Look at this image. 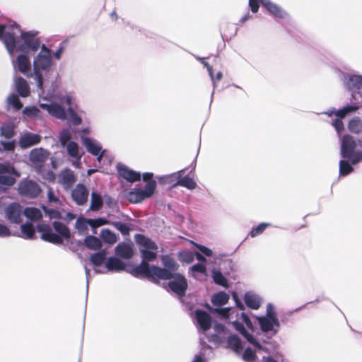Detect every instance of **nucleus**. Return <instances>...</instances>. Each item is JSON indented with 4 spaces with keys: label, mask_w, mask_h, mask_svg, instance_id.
<instances>
[{
    "label": "nucleus",
    "mask_w": 362,
    "mask_h": 362,
    "mask_svg": "<svg viewBox=\"0 0 362 362\" xmlns=\"http://www.w3.org/2000/svg\"><path fill=\"white\" fill-rule=\"evenodd\" d=\"M52 225L58 235L61 236L62 239H69L70 238L69 229L64 224L61 222L54 221Z\"/></svg>",
    "instance_id": "obj_36"
},
{
    "label": "nucleus",
    "mask_w": 362,
    "mask_h": 362,
    "mask_svg": "<svg viewBox=\"0 0 362 362\" xmlns=\"http://www.w3.org/2000/svg\"><path fill=\"white\" fill-rule=\"evenodd\" d=\"M66 114L69 115V119L73 125L78 126L81 124L82 119L76 114L71 107L67 108Z\"/></svg>",
    "instance_id": "obj_49"
},
{
    "label": "nucleus",
    "mask_w": 362,
    "mask_h": 362,
    "mask_svg": "<svg viewBox=\"0 0 362 362\" xmlns=\"http://www.w3.org/2000/svg\"><path fill=\"white\" fill-rule=\"evenodd\" d=\"M71 139V134L69 129H63L60 132L59 135V140L61 144V145L63 147H65V146L70 141V139Z\"/></svg>",
    "instance_id": "obj_48"
},
{
    "label": "nucleus",
    "mask_w": 362,
    "mask_h": 362,
    "mask_svg": "<svg viewBox=\"0 0 362 362\" xmlns=\"http://www.w3.org/2000/svg\"><path fill=\"white\" fill-rule=\"evenodd\" d=\"M11 235V232L8 227L4 224L0 223V238H6Z\"/></svg>",
    "instance_id": "obj_63"
},
{
    "label": "nucleus",
    "mask_w": 362,
    "mask_h": 362,
    "mask_svg": "<svg viewBox=\"0 0 362 362\" xmlns=\"http://www.w3.org/2000/svg\"><path fill=\"white\" fill-rule=\"evenodd\" d=\"M89 192L83 184H78L71 192V197L77 205L82 206L87 203Z\"/></svg>",
    "instance_id": "obj_18"
},
{
    "label": "nucleus",
    "mask_w": 362,
    "mask_h": 362,
    "mask_svg": "<svg viewBox=\"0 0 362 362\" xmlns=\"http://www.w3.org/2000/svg\"><path fill=\"white\" fill-rule=\"evenodd\" d=\"M115 254L123 259H131L134 255L132 247L130 244L120 243L115 247Z\"/></svg>",
    "instance_id": "obj_28"
},
{
    "label": "nucleus",
    "mask_w": 362,
    "mask_h": 362,
    "mask_svg": "<svg viewBox=\"0 0 362 362\" xmlns=\"http://www.w3.org/2000/svg\"><path fill=\"white\" fill-rule=\"evenodd\" d=\"M39 106L41 109L46 110L49 113V115L55 118L62 120L67 119V114L65 109L62 105L57 103H41L39 104Z\"/></svg>",
    "instance_id": "obj_13"
},
{
    "label": "nucleus",
    "mask_w": 362,
    "mask_h": 362,
    "mask_svg": "<svg viewBox=\"0 0 362 362\" xmlns=\"http://www.w3.org/2000/svg\"><path fill=\"white\" fill-rule=\"evenodd\" d=\"M28 53L21 52L16 59V62L13 59V64L14 66H17L18 70L23 74L24 75H30L31 76V68L33 63H31Z\"/></svg>",
    "instance_id": "obj_14"
},
{
    "label": "nucleus",
    "mask_w": 362,
    "mask_h": 362,
    "mask_svg": "<svg viewBox=\"0 0 362 362\" xmlns=\"http://www.w3.org/2000/svg\"><path fill=\"white\" fill-rule=\"evenodd\" d=\"M23 214L32 221H39L42 218V211L35 207H27L23 210Z\"/></svg>",
    "instance_id": "obj_35"
},
{
    "label": "nucleus",
    "mask_w": 362,
    "mask_h": 362,
    "mask_svg": "<svg viewBox=\"0 0 362 362\" xmlns=\"http://www.w3.org/2000/svg\"><path fill=\"white\" fill-rule=\"evenodd\" d=\"M195 245L197 248L202 252V254L204 255L205 256L211 257L213 255L212 250L207 247L199 244H195Z\"/></svg>",
    "instance_id": "obj_61"
},
{
    "label": "nucleus",
    "mask_w": 362,
    "mask_h": 362,
    "mask_svg": "<svg viewBox=\"0 0 362 362\" xmlns=\"http://www.w3.org/2000/svg\"><path fill=\"white\" fill-rule=\"evenodd\" d=\"M178 258L180 262L189 264L194 259V253L186 250L181 251L178 253Z\"/></svg>",
    "instance_id": "obj_50"
},
{
    "label": "nucleus",
    "mask_w": 362,
    "mask_h": 362,
    "mask_svg": "<svg viewBox=\"0 0 362 362\" xmlns=\"http://www.w3.org/2000/svg\"><path fill=\"white\" fill-rule=\"evenodd\" d=\"M41 192V187L33 180L25 179L21 180L18 185V193L23 197L34 199L37 197Z\"/></svg>",
    "instance_id": "obj_12"
},
{
    "label": "nucleus",
    "mask_w": 362,
    "mask_h": 362,
    "mask_svg": "<svg viewBox=\"0 0 362 362\" xmlns=\"http://www.w3.org/2000/svg\"><path fill=\"white\" fill-rule=\"evenodd\" d=\"M29 157L32 163L41 165L47 159L48 152L42 148H34L30 151Z\"/></svg>",
    "instance_id": "obj_26"
},
{
    "label": "nucleus",
    "mask_w": 362,
    "mask_h": 362,
    "mask_svg": "<svg viewBox=\"0 0 362 362\" xmlns=\"http://www.w3.org/2000/svg\"><path fill=\"white\" fill-rule=\"evenodd\" d=\"M134 240L141 247L140 252L142 260L139 265H142V264H149L148 262L154 260L157 257L158 246L150 238L141 234H136Z\"/></svg>",
    "instance_id": "obj_7"
},
{
    "label": "nucleus",
    "mask_w": 362,
    "mask_h": 362,
    "mask_svg": "<svg viewBox=\"0 0 362 362\" xmlns=\"http://www.w3.org/2000/svg\"><path fill=\"white\" fill-rule=\"evenodd\" d=\"M105 267L110 272H119L126 269V264L116 257L107 258Z\"/></svg>",
    "instance_id": "obj_29"
},
{
    "label": "nucleus",
    "mask_w": 362,
    "mask_h": 362,
    "mask_svg": "<svg viewBox=\"0 0 362 362\" xmlns=\"http://www.w3.org/2000/svg\"><path fill=\"white\" fill-rule=\"evenodd\" d=\"M259 2L262 4V0H249V6L253 13L258 11Z\"/></svg>",
    "instance_id": "obj_64"
},
{
    "label": "nucleus",
    "mask_w": 362,
    "mask_h": 362,
    "mask_svg": "<svg viewBox=\"0 0 362 362\" xmlns=\"http://www.w3.org/2000/svg\"><path fill=\"white\" fill-rule=\"evenodd\" d=\"M156 187V180H149L144 188H134L127 194V199L132 203H139L146 199L150 198L155 192Z\"/></svg>",
    "instance_id": "obj_9"
},
{
    "label": "nucleus",
    "mask_w": 362,
    "mask_h": 362,
    "mask_svg": "<svg viewBox=\"0 0 362 362\" xmlns=\"http://www.w3.org/2000/svg\"><path fill=\"white\" fill-rule=\"evenodd\" d=\"M237 312H238L237 310ZM237 317V320H233L232 323L235 327V329L238 331L245 339L246 340L253 345L257 350L259 351H267V349L265 347H263L261 344L255 339L253 335L250 333H249L245 328L243 323L244 322L246 326L249 328L252 329V322L250 320V317L247 314H245L243 312H241L240 314H238V315H236V313L233 315V318Z\"/></svg>",
    "instance_id": "obj_5"
},
{
    "label": "nucleus",
    "mask_w": 362,
    "mask_h": 362,
    "mask_svg": "<svg viewBox=\"0 0 362 362\" xmlns=\"http://www.w3.org/2000/svg\"><path fill=\"white\" fill-rule=\"evenodd\" d=\"M343 82L349 90L362 89V75L343 74Z\"/></svg>",
    "instance_id": "obj_19"
},
{
    "label": "nucleus",
    "mask_w": 362,
    "mask_h": 362,
    "mask_svg": "<svg viewBox=\"0 0 362 362\" xmlns=\"http://www.w3.org/2000/svg\"><path fill=\"white\" fill-rule=\"evenodd\" d=\"M162 262L163 268L149 264L138 265L134 268L132 274L135 276L142 275L146 276L151 281H154V279H168L170 277V274L177 273V270L180 265L175 262V260L168 256L162 257Z\"/></svg>",
    "instance_id": "obj_3"
},
{
    "label": "nucleus",
    "mask_w": 362,
    "mask_h": 362,
    "mask_svg": "<svg viewBox=\"0 0 362 362\" xmlns=\"http://www.w3.org/2000/svg\"><path fill=\"white\" fill-rule=\"evenodd\" d=\"M76 181L74 173L70 169H64L59 174V182L66 189L71 188Z\"/></svg>",
    "instance_id": "obj_22"
},
{
    "label": "nucleus",
    "mask_w": 362,
    "mask_h": 362,
    "mask_svg": "<svg viewBox=\"0 0 362 362\" xmlns=\"http://www.w3.org/2000/svg\"><path fill=\"white\" fill-rule=\"evenodd\" d=\"M246 305L253 310H257L261 305V298L252 292H247L244 296Z\"/></svg>",
    "instance_id": "obj_32"
},
{
    "label": "nucleus",
    "mask_w": 362,
    "mask_h": 362,
    "mask_svg": "<svg viewBox=\"0 0 362 362\" xmlns=\"http://www.w3.org/2000/svg\"><path fill=\"white\" fill-rule=\"evenodd\" d=\"M348 128L352 133L360 134L362 132V120L358 117H354L349 121Z\"/></svg>",
    "instance_id": "obj_42"
},
{
    "label": "nucleus",
    "mask_w": 362,
    "mask_h": 362,
    "mask_svg": "<svg viewBox=\"0 0 362 362\" xmlns=\"http://www.w3.org/2000/svg\"><path fill=\"white\" fill-rule=\"evenodd\" d=\"M0 134L6 139H11L15 134L14 127L10 124H4L0 127Z\"/></svg>",
    "instance_id": "obj_47"
},
{
    "label": "nucleus",
    "mask_w": 362,
    "mask_h": 362,
    "mask_svg": "<svg viewBox=\"0 0 362 362\" xmlns=\"http://www.w3.org/2000/svg\"><path fill=\"white\" fill-rule=\"evenodd\" d=\"M47 199L48 202L54 204H59L60 202L59 198L55 195L54 192L51 188L48 189L47 191Z\"/></svg>",
    "instance_id": "obj_62"
},
{
    "label": "nucleus",
    "mask_w": 362,
    "mask_h": 362,
    "mask_svg": "<svg viewBox=\"0 0 362 362\" xmlns=\"http://www.w3.org/2000/svg\"><path fill=\"white\" fill-rule=\"evenodd\" d=\"M40 110L35 106L25 107L23 110V114L28 117L34 118L38 116Z\"/></svg>",
    "instance_id": "obj_52"
},
{
    "label": "nucleus",
    "mask_w": 362,
    "mask_h": 362,
    "mask_svg": "<svg viewBox=\"0 0 362 362\" xmlns=\"http://www.w3.org/2000/svg\"><path fill=\"white\" fill-rule=\"evenodd\" d=\"M358 146L354 138L345 134L341 141V156L344 159L350 160L351 164L356 165L362 160V150L355 151Z\"/></svg>",
    "instance_id": "obj_6"
},
{
    "label": "nucleus",
    "mask_w": 362,
    "mask_h": 362,
    "mask_svg": "<svg viewBox=\"0 0 362 362\" xmlns=\"http://www.w3.org/2000/svg\"><path fill=\"white\" fill-rule=\"evenodd\" d=\"M106 257V251L105 250H101L100 252H98L96 253L93 254L90 257V262L95 266V267H99L103 264Z\"/></svg>",
    "instance_id": "obj_43"
},
{
    "label": "nucleus",
    "mask_w": 362,
    "mask_h": 362,
    "mask_svg": "<svg viewBox=\"0 0 362 362\" xmlns=\"http://www.w3.org/2000/svg\"><path fill=\"white\" fill-rule=\"evenodd\" d=\"M41 139L42 136L38 134L25 132L21 135L18 139V145L22 149H26L38 144Z\"/></svg>",
    "instance_id": "obj_17"
},
{
    "label": "nucleus",
    "mask_w": 362,
    "mask_h": 362,
    "mask_svg": "<svg viewBox=\"0 0 362 362\" xmlns=\"http://www.w3.org/2000/svg\"><path fill=\"white\" fill-rule=\"evenodd\" d=\"M6 216L13 223H20L22 221L23 211L21 206L18 203L10 204L5 210Z\"/></svg>",
    "instance_id": "obj_15"
},
{
    "label": "nucleus",
    "mask_w": 362,
    "mask_h": 362,
    "mask_svg": "<svg viewBox=\"0 0 362 362\" xmlns=\"http://www.w3.org/2000/svg\"><path fill=\"white\" fill-rule=\"evenodd\" d=\"M37 230L42 233L41 238L44 240L57 245L62 244L63 239L62 237L55 234L49 225L40 224L37 226Z\"/></svg>",
    "instance_id": "obj_16"
},
{
    "label": "nucleus",
    "mask_w": 362,
    "mask_h": 362,
    "mask_svg": "<svg viewBox=\"0 0 362 362\" xmlns=\"http://www.w3.org/2000/svg\"><path fill=\"white\" fill-rule=\"evenodd\" d=\"M195 318L199 326V329L202 332H206L211 328L212 320L209 314L206 311L199 309L196 310Z\"/></svg>",
    "instance_id": "obj_20"
},
{
    "label": "nucleus",
    "mask_w": 362,
    "mask_h": 362,
    "mask_svg": "<svg viewBox=\"0 0 362 362\" xmlns=\"http://www.w3.org/2000/svg\"><path fill=\"white\" fill-rule=\"evenodd\" d=\"M38 33L37 30L23 31L16 23L10 25L0 24V40L11 57L15 51L33 54L41 49L42 44Z\"/></svg>",
    "instance_id": "obj_1"
},
{
    "label": "nucleus",
    "mask_w": 362,
    "mask_h": 362,
    "mask_svg": "<svg viewBox=\"0 0 362 362\" xmlns=\"http://www.w3.org/2000/svg\"><path fill=\"white\" fill-rule=\"evenodd\" d=\"M100 236L108 244H113L117 240V235L109 229H102Z\"/></svg>",
    "instance_id": "obj_45"
},
{
    "label": "nucleus",
    "mask_w": 362,
    "mask_h": 362,
    "mask_svg": "<svg viewBox=\"0 0 362 362\" xmlns=\"http://www.w3.org/2000/svg\"><path fill=\"white\" fill-rule=\"evenodd\" d=\"M262 6L276 18H284L287 14L281 7L269 0H262Z\"/></svg>",
    "instance_id": "obj_30"
},
{
    "label": "nucleus",
    "mask_w": 362,
    "mask_h": 362,
    "mask_svg": "<svg viewBox=\"0 0 362 362\" xmlns=\"http://www.w3.org/2000/svg\"><path fill=\"white\" fill-rule=\"evenodd\" d=\"M88 225L91 228H98L99 226H101L107 224V221L105 218H95V219L88 218Z\"/></svg>",
    "instance_id": "obj_55"
},
{
    "label": "nucleus",
    "mask_w": 362,
    "mask_h": 362,
    "mask_svg": "<svg viewBox=\"0 0 362 362\" xmlns=\"http://www.w3.org/2000/svg\"><path fill=\"white\" fill-rule=\"evenodd\" d=\"M7 102L8 105H12L16 110H19L23 107V104L18 98V96L13 93L11 94L7 98Z\"/></svg>",
    "instance_id": "obj_51"
},
{
    "label": "nucleus",
    "mask_w": 362,
    "mask_h": 362,
    "mask_svg": "<svg viewBox=\"0 0 362 362\" xmlns=\"http://www.w3.org/2000/svg\"><path fill=\"white\" fill-rule=\"evenodd\" d=\"M339 165L340 176H346L354 170V168L352 167L353 164H351L350 160H346L344 158L339 161Z\"/></svg>",
    "instance_id": "obj_41"
},
{
    "label": "nucleus",
    "mask_w": 362,
    "mask_h": 362,
    "mask_svg": "<svg viewBox=\"0 0 362 362\" xmlns=\"http://www.w3.org/2000/svg\"><path fill=\"white\" fill-rule=\"evenodd\" d=\"M103 201L101 195L97 192H92L90 197V210L98 211L103 206Z\"/></svg>",
    "instance_id": "obj_34"
},
{
    "label": "nucleus",
    "mask_w": 362,
    "mask_h": 362,
    "mask_svg": "<svg viewBox=\"0 0 362 362\" xmlns=\"http://www.w3.org/2000/svg\"><path fill=\"white\" fill-rule=\"evenodd\" d=\"M88 225V219L83 218H78L76 221L75 227L81 234L84 233Z\"/></svg>",
    "instance_id": "obj_53"
},
{
    "label": "nucleus",
    "mask_w": 362,
    "mask_h": 362,
    "mask_svg": "<svg viewBox=\"0 0 362 362\" xmlns=\"http://www.w3.org/2000/svg\"><path fill=\"white\" fill-rule=\"evenodd\" d=\"M22 237L25 239H32L35 235V228L32 223H25L21 226Z\"/></svg>",
    "instance_id": "obj_40"
},
{
    "label": "nucleus",
    "mask_w": 362,
    "mask_h": 362,
    "mask_svg": "<svg viewBox=\"0 0 362 362\" xmlns=\"http://www.w3.org/2000/svg\"><path fill=\"white\" fill-rule=\"evenodd\" d=\"M256 358L255 354L250 348H247L243 355V358L247 362H253Z\"/></svg>",
    "instance_id": "obj_58"
},
{
    "label": "nucleus",
    "mask_w": 362,
    "mask_h": 362,
    "mask_svg": "<svg viewBox=\"0 0 362 362\" xmlns=\"http://www.w3.org/2000/svg\"><path fill=\"white\" fill-rule=\"evenodd\" d=\"M228 300L229 295L224 291H220L214 294L211 298V303L216 308H211L209 306V310L211 313L217 314L221 319H228L232 320L233 314L236 313V315H238L237 308L230 307L224 308H221L222 305H226L228 302Z\"/></svg>",
    "instance_id": "obj_4"
},
{
    "label": "nucleus",
    "mask_w": 362,
    "mask_h": 362,
    "mask_svg": "<svg viewBox=\"0 0 362 362\" xmlns=\"http://www.w3.org/2000/svg\"><path fill=\"white\" fill-rule=\"evenodd\" d=\"M0 144L2 146L3 148L6 151H12L14 150L16 146L15 140L12 141H1Z\"/></svg>",
    "instance_id": "obj_60"
},
{
    "label": "nucleus",
    "mask_w": 362,
    "mask_h": 362,
    "mask_svg": "<svg viewBox=\"0 0 362 362\" xmlns=\"http://www.w3.org/2000/svg\"><path fill=\"white\" fill-rule=\"evenodd\" d=\"M65 147L66 148L67 153L70 157L78 159L81 158V155L79 152V146L76 142L71 141L65 146Z\"/></svg>",
    "instance_id": "obj_38"
},
{
    "label": "nucleus",
    "mask_w": 362,
    "mask_h": 362,
    "mask_svg": "<svg viewBox=\"0 0 362 362\" xmlns=\"http://www.w3.org/2000/svg\"><path fill=\"white\" fill-rule=\"evenodd\" d=\"M84 245L90 250H98L101 247V242L99 238L93 235H88L84 239Z\"/></svg>",
    "instance_id": "obj_37"
},
{
    "label": "nucleus",
    "mask_w": 362,
    "mask_h": 362,
    "mask_svg": "<svg viewBox=\"0 0 362 362\" xmlns=\"http://www.w3.org/2000/svg\"><path fill=\"white\" fill-rule=\"evenodd\" d=\"M358 108V107L356 105H346L339 110H337L335 108L332 107L327 110V111H325L322 112V114L327 115L329 117H332L333 115H335L339 117H344L347 115L356 111Z\"/></svg>",
    "instance_id": "obj_27"
},
{
    "label": "nucleus",
    "mask_w": 362,
    "mask_h": 362,
    "mask_svg": "<svg viewBox=\"0 0 362 362\" xmlns=\"http://www.w3.org/2000/svg\"><path fill=\"white\" fill-rule=\"evenodd\" d=\"M81 141L87 151L93 156H97L101 151L100 144L95 139L90 137L81 136Z\"/></svg>",
    "instance_id": "obj_25"
},
{
    "label": "nucleus",
    "mask_w": 362,
    "mask_h": 362,
    "mask_svg": "<svg viewBox=\"0 0 362 362\" xmlns=\"http://www.w3.org/2000/svg\"><path fill=\"white\" fill-rule=\"evenodd\" d=\"M117 168L119 175L128 182H134L141 180L140 173L129 169L125 165L119 163Z\"/></svg>",
    "instance_id": "obj_21"
},
{
    "label": "nucleus",
    "mask_w": 362,
    "mask_h": 362,
    "mask_svg": "<svg viewBox=\"0 0 362 362\" xmlns=\"http://www.w3.org/2000/svg\"><path fill=\"white\" fill-rule=\"evenodd\" d=\"M214 331L216 334H212L209 337V341L215 343H221L226 339V337L229 334V332L228 329L225 327V325L221 323H216L214 325Z\"/></svg>",
    "instance_id": "obj_23"
},
{
    "label": "nucleus",
    "mask_w": 362,
    "mask_h": 362,
    "mask_svg": "<svg viewBox=\"0 0 362 362\" xmlns=\"http://www.w3.org/2000/svg\"><path fill=\"white\" fill-rule=\"evenodd\" d=\"M14 83L16 86V91L18 95L23 98L28 97L30 95V87L26 81L22 77H17L14 80Z\"/></svg>",
    "instance_id": "obj_31"
},
{
    "label": "nucleus",
    "mask_w": 362,
    "mask_h": 362,
    "mask_svg": "<svg viewBox=\"0 0 362 362\" xmlns=\"http://www.w3.org/2000/svg\"><path fill=\"white\" fill-rule=\"evenodd\" d=\"M112 225L114 226V227L115 228H117L118 230H119L122 235H126L129 234V228L127 223L117 221V222H114L112 223Z\"/></svg>",
    "instance_id": "obj_56"
},
{
    "label": "nucleus",
    "mask_w": 362,
    "mask_h": 362,
    "mask_svg": "<svg viewBox=\"0 0 362 362\" xmlns=\"http://www.w3.org/2000/svg\"><path fill=\"white\" fill-rule=\"evenodd\" d=\"M270 226L269 223H261L257 226L253 228L250 233L251 237L254 238L264 232V230Z\"/></svg>",
    "instance_id": "obj_54"
},
{
    "label": "nucleus",
    "mask_w": 362,
    "mask_h": 362,
    "mask_svg": "<svg viewBox=\"0 0 362 362\" xmlns=\"http://www.w3.org/2000/svg\"><path fill=\"white\" fill-rule=\"evenodd\" d=\"M42 209L46 215L48 217L52 218H61V214L59 211L53 209H47L45 206H42Z\"/></svg>",
    "instance_id": "obj_57"
},
{
    "label": "nucleus",
    "mask_w": 362,
    "mask_h": 362,
    "mask_svg": "<svg viewBox=\"0 0 362 362\" xmlns=\"http://www.w3.org/2000/svg\"><path fill=\"white\" fill-rule=\"evenodd\" d=\"M54 66L52 50L42 44L40 52L33 57L31 74L41 94L44 93V84L52 75Z\"/></svg>",
    "instance_id": "obj_2"
},
{
    "label": "nucleus",
    "mask_w": 362,
    "mask_h": 362,
    "mask_svg": "<svg viewBox=\"0 0 362 362\" xmlns=\"http://www.w3.org/2000/svg\"><path fill=\"white\" fill-rule=\"evenodd\" d=\"M342 118L343 117H337L332 122V126L334 127L338 134H340L344 130V124L341 121Z\"/></svg>",
    "instance_id": "obj_59"
},
{
    "label": "nucleus",
    "mask_w": 362,
    "mask_h": 362,
    "mask_svg": "<svg viewBox=\"0 0 362 362\" xmlns=\"http://www.w3.org/2000/svg\"><path fill=\"white\" fill-rule=\"evenodd\" d=\"M189 273L196 279H198L197 274L206 276V267L204 264L197 263L189 268Z\"/></svg>",
    "instance_id": "obj_44"
},
{
    "label": "nucleus",
    "mask_w": 362,
    "mask_h": 362,
    "mask_svg": "<svg viewBox=\"0 0 362 362\" xmlns=\"http://www.w3.org/2000/svg\"><path fill=\"white\" fill-rule=\"evenodd\" d=\"M257 320L262 332L267 334V339L279 332L281 325L276 316L257 317Z\"/></svg>",
    "instance_id": "obj_10"
},
{
    "label": "nucleus",
    "mask_w": 362,
    "mask_h": 362,
    "mask_svg": "<svg viewBox=\"0 0 362 362\" xmlns=\"http://www.w3.org/2000/svg\"><path fill=\"white\" fill-rule=\"evenodd\" d=\"M21 174L9 163H0V185L10 187L15 184Z\"/></svg>",
    "instance_id": "obj_11"
},
{
    "label": "nucleus",
    "mask_w": 362,
    "mask_h": 362,
    "mask_svg": "<svg viewBox=\"0 0 362 362\" xmlns=\"http://www.w3.org/2000/svg\"><path fill=\"white\" fill-rule=\"evenodd\" d=\"M212 278L216 284L223 286L225 288L228 287V281L220 271L213 269Z\"/></svg>",
    "instance_id": "obj_46"
},
{
    "label": "nucleus",
    "mask_w": 362,
    "mask_h": 362,
    "mask_svg": "<svg viewBox=\"0 0 362 362\" xmlns=\"http://www.w3.org/2000/svg\"><path fill=\"white\" fill-rule=\"evenodd\" d=\"M177 186H182L186 187L188 189H194L197 187L196 182L191 177L188 176H185L182 177V175L177 179Z\"/></svg>",
    "instance_id": "obj_39"
},
{
    "label": "nucleus",
    "mask_w": 362,
    "mask_h": 362,
    "mask_svg": "<svg viewBox=\"0 0 362 362\" xmlns=\"http://www.w3.org/2000/svg\"><path fill=\"white\" fill-rule=\"evenodd\" d=\"M226 339L228 348L233 349L236 353H239L243 349L241 341L236 335L228 334Z\"/></svg>",
    "instance_id": "obj_33"
},
{
    "label": "nucleus",
    "mask_w": 362,
    "mask_h": 362,
    "mask_svg": "<svg viewBox=\"0 0 362 362\" xmlns=\"http://www.w3.org/2000/svg\"><path fill=\"white\" fill-rule=\"evenodd\" d=\"M183 173L184 170H180L174 173L158 177L157 178L160 184L168 185L170 188H173L177 186V180Z\"/></svg>",
    "instance_id": "obj_24"
},
{
    "label": "nucleus",
    "mask_w": 362,
    "mask_h": 362,
    "mask_svg": "<svg viewBox=\"0 0 362 362\" xmlns=\"http://www.w3.org/2000/svg\"><path fill=\"white\" fill-rule=\"evenodd\" d=\"M162 280H168L165 288L168 291L175 293L180 297H183L186 294L188 288V283L185 276L180 273L170 274L168 279H161Z\"/></svg>",
    "instance_id": "obj_8"
}]
</instances>
